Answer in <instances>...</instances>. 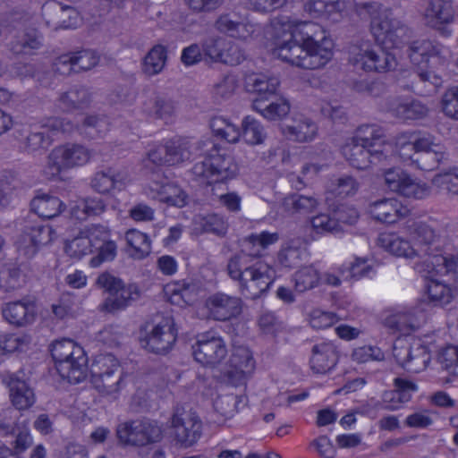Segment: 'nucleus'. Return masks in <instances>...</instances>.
<instances>
[{"mask_svg": "<svg viewBox=\"0 0 458 458\" xmlns=\"http://www.w3.org/2000/svg\"><path fill=\"white\" fill-rule=\"evenodd\" d=\"M279 86V78L270 74H253L250 75L246 80L247 89L264 99H268L272 96L276 95Z\"/></svg>", "mask_w": 458, "mask_h": 458, "instance_id": "40", "label": "nucleus"}, {"mask_svg": "<svg viewBox=\"0 0 458 458\" xmlns=\"http://www.w3.org/2000/svg\"><path fill=\"white\" fill-rule=\"evenodd\" d=\"M221 185L211 188L213 201L231 213H239L242 210V197L236 191L220 192Z\"/></svg>", "mask_w": 458, "mask_h": 458, "instance_id": "62", "label": "nucleus"}, {"mask_svg": "<svg viewBox=\"0 0 458 458\" xmlns=\"http://www.w3.org/2000/svg\"><path fill=\"white\" fill-rule=\"evenodd\" d=\"M383 130L376 125H362L356 134L342 147V153L350 165L357 169H366L373 159L386 157L387 147Z\"/></svg>", "mask_w": 458, "mask_h": 458, "instance_id": "7", "label": "nucleus"}, {"mask_svg": "<svg viewBox=\"0 0 458 458\" xmlns=\"http://www.w3.org/2000/svg\"><path fill=\"white\" fill-rule=\"evenodd\" d=\"M163 438L162 428L149 420H138V447L158 443Z\"/></svg>", "mask_w": 458, "mask_h": 458, "instance_id": "54", "label": "nucleus"}, {"mask_svg": "<svg viewBox=\"0 0 458 458\" xmlns=\"http://www.w3.org/2000/svg\"><path fill=\"white\" fill-rule=\"evenodd\" d=\"M56 238L55 231L48 225H28L17 241V248L27 258H32L42 246Z\"/></svg>", "mask_w": 458, "mask_h": 458, "instance_id": "20", "label": "nucleus"}, {"mask_svg": "<svg viewBox=\"0 0 458 458\" xmlns=\"http://www.w3.org/2000/svg\"><path fill=\"white\" fill-rule=\"evenodd\" d=\"M454 19V10L449 0H430L424 12L426 23L437 30L444 24L450 23Z\"/></svg>", "mask_w": 458, "mask_h": 458, "instance_id": "38", "label": "nucleus"}, {"mask_svg": "<svg viewBox=\"0 0 458 458\" xmlns=\"http://www.w3.org/2000/svg\"><path fill=\"white\" fill-rule=\"evenodd\" d=\"M143 112L153 119L170 121L175 114L174 103L157 94H152L143 103Z\"/></svg>", "mask_w": 458, "mask_h": 458, "instance_id": "41", "label": "nucleus"}, {"mask_svg": "<svg viewBox=\"0 0 458 458\" xmlns=\"http://www.w3.org/2000/svg\"><path fill=\"white\" fill-rule=\"evenodd\" d=\"M96 285L108 293L101 304V310L106 312L113 313L124 310L140 297L137 285L125 284L120 278L108 272H104L98 276Z\"/></svg>", "mask_w": 458, "mask_h": 458, "instance_id": "14", "label": "nucleus"}, {"mask_svg": "<svg viewBox=\"0 0 458 458\" xmlns=\"http://www.w3.org/2000/svg\"><path fill=\"white\" fill-rule=\"evenodd\" d=\"M51 355L59 375L70 383L83 381L88 375V357L83 348L72 340L56 341L52 344Z\"/></svg>", "mask_w": 458, "mask_h": 458, "instance_id": "10", "label": "nucleus"}, {"mask_svg": "<svg viewBox=\"0 0 458 458\" xmlns=\"http://www.w3.org/2000/svg\"><path fill=\"white\" fill-rule=\"evenodd\" d=\"M439 107L445 117L458 122V85L452 86L443 92Z\"/></svg>", "mask_w": 458, "mask_h": 458, "instance_id": "63", "label": "nucleus"}, {"mask_svg": "<svg viewBox=\"0 0 458 458\" xmlns=\"http://www.w3.org/2000/svg\"><path fill=\"white\" fill-rule=\"evenodd\" d=\"M98 225H90L80 231L77 236L65 244V252L72 259H81L94 251L95 237L92 235L93 228Z\"/></svg>", "mask_w": 458, "mask_h": 458, "instance_id": "37", "label": "nucleus"}, {"mask_svg": "<svg viewBox=\"0 0 458 458\" xmlns=\"http://www.w3.org/2000/svg\"><path fill=\"white\" fill-rule=\"evenodd\" d=\"M167 58V48L163 45H155L142 60V72L148 77L161 73L166 65Z\"/></svg>", "mask_w": 458, "mask_h": 458, "instance_id": "44", "label": "nucleus"}, {"mask_svg": "<svg viewBox=\"0 0 458 458\" xmlns=\"http://www.w3.org/2000/svg\"><path fill=\"white\" fill-rule=\"evenodd\" d=\"M194 224L197 229L199 228L204 233H210L218 237H224L228 230L225 217L215 213L195 216Z\"/></svg>", "mask_w": 458, "mask_h": 458, "instance_id": "51", "label": "nucleus"}, {"mask_svg": "<svg viewBox=\"0 0 458 458\" xmlns=\"http://www.w3.org/2000/svg\"><path fill=\"white\" fill-rule=\"evenodd\" d=\"M203 293L199 282L194 280H179L165 286L167 300L174 305H191L196 302Z\"/></svg>", "mask_w": 458, "mask_h": 458, "instance_id": "26", "label": "nucleus"}, {"mask_svg": "<svg viewBox=\"0 0 458 458\" xmlns=\"http://www.w3.org/2000/svg\"><path fill=\"white\" fill-rule=\"evenodd\" d=\"M320 280V273L312 265L301 267L293 276L294 290L297 293H304L317 287Z\"/></svg>", "mask_w": 458, "mask_h": 458, "instance_id": "52", "label": "nucleus"}, {"mask_svg": "<svg viewBox=\"0 0 458 458\" xmlns=\"http://www.w3.org/2000/svg\"><path fill=\"white\" fill-rule=\"evenodd\" d=\"M403 235L398 233H385L379 235L378 243L389 254L405 259H419L414 270L420 276H436L428 272L434 264V258L444 256L439 246V235L426 222L408 220Z\"/></svg>", "mask_w": 458, "mask_h": 458, "instance_id": "2", "label": "nucleus"}, {"mask_svg": "<svg viewBox=\"0 0 458 458\" xmlns=\"http://www.w3.org/2000/svg\"><path fill=\"white\" fill-rule=\"evenodd\" d=\"M426 320L423 312L417 309L398 310L384 318V323L391 329L399 331L403 335H408L416 330Z\"/></svg>", "mask_w": 458, "mask_h": 458, "instance_id": "30", "label": "nucleus"}, {"mask_svg": "<svg viewBox=\"0 0 458 458\" xmlns=\"http://www.w3.org/2000/svg\"><path fill=\"white\" fill-rule=\"evenodd\" d=\"M394 148L403 162L422 171L437 169L448 157L446 148L433 134L420 130L398 133Z\"/></svg>", "mask_w": 458, "mask_h": 458, "instance_id": "3", "label": "nucleus"}, {"mask_svg": "<svg viewBox=\"0 0 458 458\" xmlns=\"http://www.w3.org/2000/svg\"><path fill=\"white\" fill-rule=\"evenodd\" d=\"M204 310L203 317L214 320L225 321L241 314L242 301L237 297L216 293L207 298Z\"/></svg>", "mask_w": 458, "mask_h": 458, "instance_id": "21", "label": "nucleus"}, {"mask_svg": "<svg viewBox=\"0 0 458 458\" xmlns=\"http://www.w3.org/2000/svg\"><path fill=\"white\" fill-rule=\"evenodd\" d=\"M411 63L417 67L421 81L429 82L435 88L442 85V75L450 61L451 51L440 43L428 39H416L407 50Z\"/></svg>", "mask_w": 458, "mask_h": 458, "instance_id": "6", "label": "nucleus"}, {"mask_svg": "<svg viewBox=\"0 0 458 458\" xmlns=\"http://www.w3.org/2000/svg\"><path fill=\"white\" fill-rule=\"evenodd\" d=\"M192 354L203 366H215L226 357L227 348L218 334L209 331L198 335L192 345Z\"/></svg>", "mask_w": 458, "mask_h": 458, "instance_id": "17", "label": "nucleus"}, {"mask_svg": "<svg viewBox=\"0 0 458 458\" xmlns=\"http://www.w3.org/2000/svg\"><path fill=\"white\" fill-rule=\"evenodd\" d=\"M248 405V397L245 394H228L217 398L215 402L216 409L225 418H232Z\"/></svg>", "mask_w": 458, "mask_h": 458, "instance_id": "56", "label": "nucleus"}, {"mask_svg": "<svg viewBox=\"0 0 458 458\" xmlns=\"http://www.w3.org/2000/svg\"><path fill=\"white\" fill-rule=\"evenodd\" d=\"M106 210V203L98 197L81 199L71 208V216L80 221L99 216Z\"/></svg>", "mask_w": 458, "mask_h": 458, "instance_id": "42", "label": "nucleus"}, {"mask_svg": "<svg viewBox=\"0 0 458 458\" xmlns=\"http://www.w3.org/2000/svg\"><path fill=\"white\" fill-rule=\"evenodd\" d=\"M92 235L95 237L94 250L98 254L89 260L91 267H98L102 263L113 260L117 253L116 243L110 239V229L103 225H98V228H93Z\"/></svg>", "mask_w": 458, "mask_h": 458, "instance_id": "31", "label": "nucleus"}, {"mask_svg": "<svg viewBox=\"0 0 458 458\" xmlns=\"http://www.w3.org/2000/svg\"><path fill=\"white\" fill-rule=\"evenodd\" d=\"M242 137L244 142L250 146L264 143L267 132L262 123L251 116H246L242 122Z\"/></svg>", "mask_w": 458, "mask_h": 458, "instance_id": "53", "label": "nucleus"}, {"mask_svg": "<svg viewBox=\"0 0 458 458\" xmlns=\"http://www.w3.org/2000/svg\"><path fill=\"white\" fill-rule=\"evenodd\" d=\"M348 55L350 64L365 72H386L397 65L394 55L377 49L369 41L352 45L348 49Z\"/></svg>", "mask_w": 458, "mask_h": 458, "instance_id": "13", "label": "nucleus"}, {"mask_svg": "<svg viewBox=\"0 0 458 458\" xmlns=\"http://www.w3.org/2000/svg\"><path fill=\"white\" fill-rule=\"evenodd\" d=\"M171 427L177 442L185 447L193 445L201 436L202 422L191 410L176 408L171 418Z\"/></svg>", "mask_w": 458, "mask_h": 458, "instance_id": "18", "label": "nucleus"}, {"mask_svg": "<svg viewBox=\"0 0 458 458\" xmlns=\"http://www.w3.org/2000/svg\"><path fill=\"white\" fill-rule=\"evenodd\" d=\"M428 279L427 283V294L430 302L435 306L444 307L450 304L457 295L458 285L453 280V284H448L437 279L439 276H423Z\"/></svg>", "mask_w": 458, "mask_h": 458, "instance_id": "36", "label": "nucleus"}, {"mask_svg": "<svg viewBox=\"0 0 458 458\" xmlns=\"http://www.w3.org/2000/svg\"><path fill=\"white\" fill-rule=\"evenodd\" d=\"M338 352L331 342H321L312 346L310 366L313 372L325 374L337 363Z\"/></svg>", "mask_w": 458, "mask_h": 458, "instance_id": "32", "label": "nucleus"}, {"mask_svg": "<svg viewBox=\"0 0 458 458\" xmlns=\"http://www.w3.org/2000/svg\"><path fill=\"white\" fill-rule=\"evenodd\" d=\"M281 131L290 140L308 142L315 139L318 126L310 118L298 114L292 119L290 124H283Z\"/></svg>", "mask_w": 458, "mask_h": 458, "instance_id": "33", "label": "nucleus"}, {"mask_svg": "<svg viewBox=\"0 0 458 458\" xmlns=\"http://www.w3.org/2000/svg\"><path fill=\"white\" fill-rule=\"evenodd\" d=\"M90 384L100 395L116 399L124 386L119 360L109 353L98 355L90 367Z\"/></svg>", "mask_w": 458, "mask_h": 458, "instance_id": "11", "label": "nucleus"}, {"mask_svg": "<svg viewBox=\"0 0 458 458\" xmlns=\"http://www.w3.org/2000/svg\"><path fill=\"white\" fill-rule=\"evenodd\" d=\"M1 314L9 325L18 328L26 327L37 319V305L29 299L8 301L2 305Z\"/></svg>", "mask_w": 458, "mask_h": 458, "instance_id": "23", "label": "nucleus"}, {"mask_svg": "<svg viewBox=\"0 0 458 458\" xmlns=\"http://www.w3.org/2000/svg\"><path fill=\"white\" fill-rule=\"evenodd\" d=\"M428 272L437 276H451L455 284L458 285V254H447L434 258V264L428 267Z\"/></svg>", "mask_w": 458, "mask_h": 458, "instance_id": "55", "label": "nucleus"}, {"mask_svg": "<svg viewBox=\"0 0 458 458\" xmlns=\"http://www.w3.org/2000/svg\"><path fill=\"white\" fill-rule=\"evenodd\" d=\"M383 176L385 185L390 191L406 199H427L432 193V187L439 191L458 195V169L434 175L431 179V185L413 177L400 167L386 169Z\"/></svg>", "mask_w": 458, "mask_h": 458, "instance_id": "4", "label": "nucleus"}, {"mask_svg": "<svg viewBox=\"0 0 458 458\" xmlns=\"http://www.w3.org/2000/svg\"><path fill=\"white\" fill-rule=\"evenodd\" d=\"M345 3L339 0H315L307 4V10L319 16L338 21L345 11Z\"/></svg>", "mask_w": 458, "mask_h": 458, "instance_id": "49", "label": "nucleus"}, {"mask_svg": "<svg viewBox=\"0 0 458 458\" xmlns=\"http://www.w3.org/2000/svg\"><path fill=\"white\" fill-rule=\"evenodd\" d=\"M339 273L344 280H360L375 275L374 268L368 260L358 257L343 264Z\"/></svg>", "mask_w": 458, "mask_h": 458, "instance_id": "48", "label": "nucleus"}, {"mask_svg": "<svg viewBox=\"0 0 458 458\" xmlns=\"http://www.w3.org/2000/svg\"><path fill=\"white\" fill-rule=\"evenodd\" d=\"M145 194L151 199L182 208L188 203V194L174 182H152L145 188Z\"/></svg>", "mask_w": 458, "mask_h": 458, "instance_id": "27", "label": "nucleus"}, {"mask_svg": "<svg viewBox=\"0 0 458 458\" xmlns=\"http://www.w3.org/2000/svg\"><path fill=\"white\" fill-rule=\"evenodd\" d=\"M253 109L259 112L265 119L269 121L281 120L285 117L291 109L289 101L284 98H279L271 102L266 107L261 108L259 101L253 103Z\"/></svg>", "mask_w": 458, "mask_h": 458, "instance_id": "60", "label": "nucleus"}, {"mask_svg": "<svg viewBox=\"0 0 458 458\" xmlns=\"http://www.w3.org/2000/svg\"><path fill=\"white\" fill-rule=\"evenodd\" d=\"M210 127L213 133L228 143H236L240 137V129L223 116H216L211 120Z\"/></svg>", "mask_w": 458, "mask_h": 458, "instance_id": "57", "label": "nucleus"}, {"mask_svg": "<svg viewBox=\"0 0 458 458\" xmlns=\"http://www.w3.org/2000/svg\"><path fill=\"white\" fill-rule=\"evenodd\" d=\"M115 434L121 445L138 446V420L118 424Z\"/></svg>", "mask_w": 458, "mask_h": 458, "instance_id": "64", "label": "nucleus"}, {"mask_svg": "<svg viewBox=\"0 0 458 458\" xmlns=\"http://www.w3.org/2000/svg\"><path fill=\"white\" fill-rule=\"evenodd\" d=\"M229 276L238 282L241 293L248 299H257L267 292L274 281V270L261 260L247 254L231 258L227 264Z\"/></svg>", "mask_w": 458, "mask_h": 458, "instance_id": "5", "label": "nucleus"}, {"mask_svg": "<svg viewBox=\"0 0 458 458\" xmlns=\"http://www.w3.org/2000/svg\"><path fill=\"white\" fill-rule=\"evenodd\" d=\"M284 209L292 214H307L312 212L318 205L317 199L312 196L293 194L284 199Z\"/></svg>", "mask_w": 458, "mask_h": 458, "instance_id": "59", "label": "nucleus"}, {"mask_svg": "<svg viewBox=\"0 0 458 458\" xmlns=\"http://www.w3.org/2000/svg\"><path fill=\"white\" fill-rule=\"evenodd\" d=\"M130 183V177L125 171L111 167L95 173L90 182L92 189L103 195L124 191Z\"/></svg>", "mask_w": 458, "mask_h": 458, "instance_id": "24", "label": "nucleus"}, {"mask_svg": "<svg viewBox=\"0 0 458 458\" xmlns=\"http://www.w3.org/2000/svg\"><path fill=\"white\" fill-rule=\"evenodd\" d=\"M368 212L376 221L394 225L408 217L411 211L397 198H383L369 203Z\"/></svg>", "mask_w": 458, "mask_h": 458, "instance_id": "22", "label": "nucleus"}, {"mask_svg": "<svg viewBox=\"0 0 458 458\" xmlns=\"http://www.w3.org/2000/svg\"><path fill=\"white\" fill-rule=\"evenodd\" d=\"M14 54H30L41 46L40 37L35 30L21 32L11 43Z\"/></svg>", "mask_w": 458, "mask_h": 458, "instance_id": "58", "label": "nucleus"}, {"mask_svg": "<svg viewBox=\"0 0 458 458\" xmlns=\"http://www.w3.org/2000/svg\"><path fill=\"white\" fill-rule=\"evenodd\" d=\"M32 343L31 335L27 333H11L0 335V352L2 353L25 352Z\"/></svg>", "mask_w": 458, "mask_h": 458, "instance_id": "50", "label": "nucleus"}, {"mask_svg": "<svg viewBox=\"0 0 458 458\" xmlns=\"http://www.w3.org/2000/svg\"><path fill=\"white\" fill-rule=\"evenodd\" d=\"M279 240L277 233L262 231L260 233H251L242 242V250L240 254L259 259L262 252L270 245L275 244Z\"/></svg>", "mask_w": 458, "mask_h": 458, "instance_id": "39", "label": "nucleus"}, {"mask_svg": "<svg viewBox=\"0 0 458 458\" xmlns=\"http://www.w3.org/2000/svg\"><path fill=\"white\" fill-rule=\"evenodd\" d=\"M80 310L76 296L71 293H64L52 304V312L59 319L74 317Z\"/></svg>", "mask_w": 458, "mask_h": 458, "instance_id": "61", "label": "nucleus"}, {"mask_svg": "<svg viewBox=\"0 0 458 458\" xmlns=\"http://www.w3.org/2000/svg\"><path fill=\"white\" fill-rule=\"evenodd\" d=\"M27 275L21 267L13 262L0 267V289L4 292L18 290L25 285Z\"/></svg>", "mask_w": 458, "mask_h": 458, "instance_id": "43", "label": "nucleus"}, {"mask_svg": "<svg viewBox=\"0 0 458 458\" xmlns=\"http://www.w3.org/2000/svg\"><path fill=\"white\" fill-rule=\"evenodd\" d=\"M272 26L274 33L268 47L275 58L306 70L323 69L332 61L335 42L319 24L279 16Z\"/></svg>", "mask_w": 458, "mask_h": 458, "instance_id": "1", "label": "nucleus"}, {"mask_svg": "<svg viewBox=\"0 0 458 458\" xmlns=\"http://www.w3.org/2000/svg\"><path fill=\"white\" fill-rule=\"evenodd\" d=\"M190 157L189 140L177 137L151 145L143 162L146 166L148 164L171 166L180 165Z\"/></svg>", "mask_w": 458, "mask_h": 458, "instance_id": "16", "label": "nucleus"}, {"mask_svg": "<svg viewBox=\"0 0 458 458\" xmlns=\"http://www.w3.org/2000/svg\"><path fill=\"white\" fill-rule=\"evenodd\" d=\"M93 151L87 146L76 142H65L55 146L47 156L43 170L44 175L51 180L61 173L87 165L92 158Z\"/></svg>", "mask_w": 458, "mask_h": 458, "instance_id": "12", "label": "nucleus"}, {"mask_svg": "<svg viewBox=\"0 0 458 458\" xmlns=\"http://www.w3.org/2000/svg\"><path fill=\"white\" fill-rule=\"evenodd\" d=\"M362 14L366 12L370 21V31L376 42L386 49L401 48L409 39L410 30L399 21L392 19L388 9L377 3H365L357 6Z\"/></svg>", "mask_w": 458, "mask_h": 458, "instance_id": "8", "label": "nucleus"}, {"mask_svg": "<svg viewBox=\"0 0 458 458\" xmlns=\"http://www.w3.org/2000/svg\"><path fill=\"white\" fill-rule=\"evenodd\" d=\"M394 355L398 363L413 373H418L425 369L430 361V355L428 349L419 343L411 347H394Z\"/></svg>", "mask_w": 458, "mask_h": 458, "instance_id": "29", "label": "nucleus"}, {"mask_svg": "<svg viewBox=\"0 0 458 458\" xmlns=\"http://www.w3.org/2000/svg\"><path fill=\"white\" fill-rule=\"evenodd\" d=\"M31 208L43 218H53L64 209V204L55 196L41 194L32 199Z\"/></svg>", "mask_w": 458, "mask_h": 458, "instance_id": "47", "label": "nucleus"}, {"mask_svg": "<svg viewBox=\"0 0 458 458\" xmlns=\"http://www.w3.org/2000/svg\"><path fill=\"white\" fill-rule=\"evenodd\" d=\"M194 179L201 184L219 186L236 178L238 164L224 149L212 145L202 161L197 162L192 169Z\"/></svg>", "mask_w": 458, "mask_h": 458, "instance_id": "9", "label": "nucleus"}, {"mask_svg": "<svg viewBox=\"0 0 458 458\" xmlns=\"http://www.w3.org/2000/svg\"><path fill=\"white\" fill-rule=\"evenodd\" d=\"M255 369V360L251 352L246 347H236L230 358L227 376L232 384L242 385Z\"/></svg>", "mask_w": 458, "mask_h": 458, "instance_id": "28", "label": "nucleus"}, {"mask_svg": "<svg viewBox=\"0 0 458 458\" xmlns=\"http://www.w3.org/2000/svg\"><path fill=\"white\" fill-rule=\"evenodd\" d=\"M41 127L53 134H71L78 131L89 140L102 138L109 131L107 121L97 115L85 117L81 124H75L66 117H47L41 121Z\"/></svg>", "mask_w": 458, "mask_h": 458, "instance_id": "15", "label": "nucleus"}, {"mask_svg": "<svg viewBox=\"0 0 458 458\" xmlns=\"http://www.w3.org/2000/svg\"><path fill=\"white\" fill-rule=\"evenodd\" d=\"M176 337L177 332L173 319L163 318L141 337L140 343L149 352L163 353L171 349L176 341Z\"/></svg>", "mask_w": 458, "mask_h": 458, "instance_id": "19", "label": "nucleus"}, {"mask_svg": "<svg viewBox=\"0 0 458 458\" xmlns=\"http://www.w3.org/2000/svg\"><path fill=\"white\" fill-rule=\"evenodd\" d=\"M124 237L131 258L143 259L148 256L151 251V241L147 233L137 229H130Z\"/></svg>", "mask_w": 458, "mask_h": 458, "instance_id": "45", "label": "nucleus"}, {"mask_svg": "<svg viewBox=\"0 0 458 458\" xmlns=\"http://www.w3.org/2000/svg\"><path fill=\"white\" fill-rule=\"evenodd\" d=\"M386 111L395 119L407 123L423 119L428 115V108L416 99L394 98L387 101Z\"/></svg>", "mask_w": 458, "mask_h": 458, "instance_id": "25", "label": "nucleus"}, {"mask_svg": "<svg viewBox=\"0 0 458 458\" xmlns=\"http://www.w3.org/2000/svg\"><path fill=\"white\" fill-rule=\"evenodd\" d=\"M89 94L85 89H72L63 93L56 100V109L61 112H72L88 106Z\"/></svg>", "mask_w": 458, "mask_h": 458, "instance_id": "46", "label": "nucleus"}, {"mask_svg": "<svg viewBox=\"0 0 458 458\" xmlns=\"http://www.w3.org/2000/svg\"><path fill=\"white\" fill-rule=\"evenodd\" d=\"M216 30L239 39H247L258 30L257 24L249 21H238L230 13H223L217 17L214 24Z\"/></svg>", "mask_w": 458, "mask_h": 458, "instance_id": "34", "label": "nucleus"}, {"mask_svg": "<svg viewBox=\"0 0 458 458\" xmlns=\"http://www.w3.org/2000/svg\"><path fill=\"white\" fill-rule=\"evenodd\" d=\"M12 404L20 411L30 408L36 402L33 389L28 383L15 375L6 378Z\"/></svg>", "mask_w": 458, "mask_h": 458, "instance_id": "35", "label": "nucleus"}]
</instances>
